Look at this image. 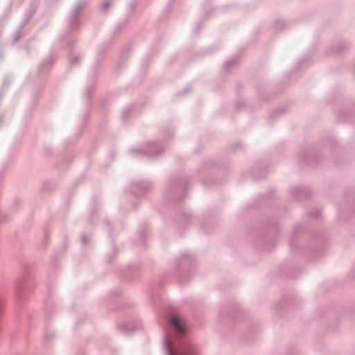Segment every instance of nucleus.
<instances>
[{"label":"nucleus","mask_w":355,"mask_h":355,"mask_svg":"<svg viewBox=\"0 0 355 355\" xmlns=\"http://www.w3.org/2000/svg\"><path fill=\"white\" fill-rule=\"evenodd\" d=\"M171 322L180 334H184V328L181 320L178 316L173 315L171 318Z\"/></svg>","instance_id":"obj_1"},{"label":"nucleus","mask_w":355,"mask_h":355,"mask_svg":"<svg viewBox=\"0 0 355 355\" xmlns=\"http://www.w3.org/2000/svg\"><path fill=\"white\" fill-rule=\"evenodd\" d=\"M168 354L169 355H175L173 352V349L171 348V346L168 344Z\"/></svg>","instance_id":"obj_2"},{"label":"nucleus","mask_w":355,"mask_h":355,"mask_svg":"<svg viewBox=\"0 0 355 355\" xmlns=\"http://www.w3.org/2000/svg\"><path fill=\"white\" fill-rule=\"evenodd\" d=\"M103 7H104V9H107L108 7V4H107V3L104 4Z\"/></svg>","instance_id":"obj_3"}]
</instances>
